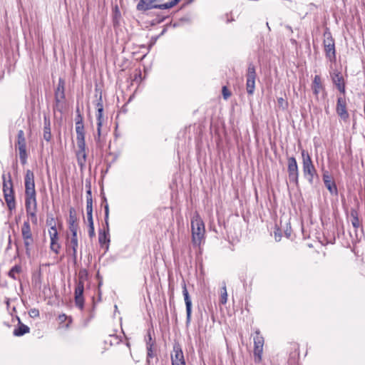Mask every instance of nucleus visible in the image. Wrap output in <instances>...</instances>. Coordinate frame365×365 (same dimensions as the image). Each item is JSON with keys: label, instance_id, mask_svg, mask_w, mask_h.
Instances as JSON below:
<instances>
[{"label": "nucleus", "instance_id": "2f4dec72", "mask_svg": "<svg viewBox=\"0 0 365 365\" xmlns=\"http://www.w3.org/2000/svg\"><path fill=\"white\" fill-rule=\"evenodd\" d=\"M21 267L20 265L14 266L9 272V276L13 279H16V274L20 273Z\"/></svg>", "mask_w": 365, "mask_h": 365}, {"label": "nucleus", "instance_id": "b1692460", "mask_svg": "<svg viewBox=\"0 0 365 365\" xmlns=\"http://www.w3.org/2000/svg\"><path fill=\"white\" fill-rule=\"evenodd\" d=\"M98 113L96 115L97 117V132L98 133V136L100 135L101 128L102 126V117H103V104L101 102H98L96 105Z\"/></svg>", "mask_w": 365, "mask_h": 365}, {"label": "nucleus", "instance_id": "de8ad7c7", "mask_svg": "<svg viewBox=\"0 0 365 365\" xmlns=\"http://www.w3.org/2000/svg\"><path fill=\"white\" fill-rule=\"evenodd\" d=\"M88 235L91 238H92L95 236L94 225H88Z\"/></svg>", "mask_w": 365, "mask_h": 365}, {"label": "nucleus", "instance_id": "6ab92c4d", "mask_svg": "<svg viewBox=\"0 0 365 365\" xmlns=\"http://www.w3.org/2000/svg\"><path fill=\"white\" fill-rule=\"evenodd\" d=\"M3 179V192L6 193H11L14 191L13 189V182L11 180V176L10 173H8V180H6V175H2Z\"/></svg>", "mask_w": 365, "mask_h": 365}, {"label": "nucleus", "instance_id": "4c0bfd02", "mask_svg": "<svg viewBox=\"0 0 365 365\" xmlns=\"http://www.w3.org/2000/svg\"><path fill=\"white\" fill-rule=\"evenodd\" d=\"M76 116L75 118V125L76 124H83V115L81 114L80 110L78 108H76Z\"/></svg>", "mask_w": 365, "mask_h": 365}, {"label": "nucleus", "instance_id": "aec40b11", "mask_svg": "<svg viewBox=\"0 0 365 365\" xmlns=\"http://www.w3.org/2000/svg\"><path fill=\"white\" fill-rule=\"evenodd\" d=\"M26 211L37 209L36 195H25Z\"/></svg>", "mask_w": 365, "mask_h": 365}, {"label": "nucleus", "instance_id": "e433bc0d", "mask_svg": "<svg viewBox=\"0 0 365 365\" xmlns=\"http://www.w3.org/2000/svg\"><path fill=\"white\" fill-rule=\"evenodd\" d=\"M181 0H170V1L162 4L163 9H170L175 6Z\"/></svg>", "mask_w": 365, "mask_h": 365}, {"label": "nucleus", "instance_id": "cd10ccee", "mask_svg": "<svg viewBox=\"0 0 365 365\" xmlns=\"http://www.w3.org/2000/svg\"><path fill=\"white\" fill-rule=\"evenodd\" d=\"M324 185L331 194H337V187L335 182L333 180H326V183H324Z\"/></svg>", "mask_w": 365, "mask_h": 365}, {"label": "nucleus", "instance_id": "4be33fe9", "mask_svg": "<svg viewBox=\"0 0 365 365\" xmlns=\"http://www.w3.org/2000/svg\"><path fill=\"white\" fill-rule=\"evenodd\" d=\"M313 93L315 96H318L320 91H322L324 87L322 83L321 77L318 75H316L314 78L312 86Z\"/></svg>", "mask_w": 365, "mask_h": 365}, {"label": "nucleus", "instance_id": "4468645a", "mask_svg": "<svg viewBox=\"0 0 365 365\" xmlns=\"http://www.w3.org/2000/svg\"><path fill=\"white\" fill-rule=\"evenodd\" d=\"M84 284L81 282H77L75 288V303L77 307L80 309H83L84 298H83Z\"/></svg>", "mask_w": 365, "mask_h": 365}, {"label": "nucleus", "instance_id": "9d476101", "mask_svg": "<svg viewBox=\"0 0 365 365\" xmlns=\"http://www.w3.org/2000/svg\"><path fill=\"white\" fill-rule=\"evenodd\" d=\"M172 365H186L182 348L179 344L173 345V351L171 354Z\"/></svg>", "mask_w": 365, "mask_h": 365}, {"label": "nucleus", "instance_id": "3c124183", "mask_svg": "<svg viewBox=\"0 0 365 365\" xmlns=\"http://www.w3.org/2000/svg\"><path fill=\"white\" fill-rule=\"evenodd\" d=\"M46 223L48 225H50L51 227V225H53V224H56L54 222V219L53 217H51L50 220L47 219Z\"/></svg>", "mask_w": 365, "mask_h": 365}, {"label": "nucleus", "instance_id": "5fc2aeb1", "mask_svg": "<svg viewBox=\"0 0 365 365\" xmlns=\"http://www.w3.org/2000/svg\"><path fill=\"white\" fill-rule=\"evenodd\" d=\"M100 136H101V135L99 136L98 135V138H96V140H99Z\"/></svg>", "mask_w": 365, "mask_h": 365}, {"label": "nucleus", "instance_id": "c756f323", "mask_svg": "<svg viewBox=\"0 0 365 365\" xmlns=\"http://www.w3.org/2000/svg\"><path fill=\"white\" fill-rule=\"evenodd\" d=\"M86 210H93V200L90 186L86 191Z\"/></svg>", "mask_w": 365, "mask_h": 365}, {"label": "nucleus", "instance_id": "49530a36", "mask_svg": "<svg viewBox=\"0 0 365 365\" xmlns=\"http://www.w3.org/2000/svg\"><path fill=\"white\" fill-rule=\"evenodd\" d=\"M29 314L30 315V317H37L39 316V312L38 309H31L29 312Z\"/></svg>", "mask_w": 365, "mask_h": 365}, {"label": "nucleus", "instance_id": "8fccbe9b", "mask_svg": "<svg viewBox=\"0 0 365 365\" xmlns=\"http://www.w3.org/2000/svg\"><path fill=\"white\" fill-rule=\"evenodd\" d=\"M145 340H146V344L147 343H150V344H153V345H155V341H153V339H152V336H151V334H150V331H148V336H147V339Z\"/></svg>", "mask_w": 365, "mask_h": 365}, {"label": "nucleus", "instance_id": "dca6fc26", "mask_svg": "<svg viewBox=\"0 0 365 365\" xmlns=\"http://www.w3.org/2000/svg\"><path fill=\"white\" fill-rule=\"evenodd\" d=\"M331 79L334 84L338 90L343 94L345 93V83L344 78L339 72H334L331 75Z\"/></svg>", "mask_w": 365, "mask_h": 365}, {"label": "nucleus", "instance_id": "603ef678", "mask_svg": "<svg viewBox=\"0 0 365 365\" xmlns=\"http://www.w3.org/2000/svg\"><path fill=\"white\" fill-rule=\"evenodd\" d=\"M67 317L66 314H63L59 315L58 319L61 321V322H63L66 319Z\"/></svg>", "mask_w": 365, "mask_h": 365}, {"label": "nucleus", "instance_id": "bb28decb", "mask_svg": "<svg viewBox=\"0 0 365 365\" xmlns=\"http://www.w3.org/2000/svg\"><path fill=\"white\" fill-rule=\"evenodd\" d=\"M351 225L355 229H358L361 226V222L359 219V214L356 210L351 209L350 211Z\"/></svg>", "mask_w": 365, "mask_h": 365}, {"label": "nucleus", "instance_id": "ddd939ff", "mask_svg": "<svg viewBox=\"0 0 365 365\" xmlns=\"http://www.w3.org/2000/svg\"><path fill=\"white\" fill-rule=\"evenodd\" d=\"M182 294L186 306V324L188 325L191 321L192 301L187 289L186 284L184 281L182 282Z\"/></svg>", "mask_w": 365, "mask_h": 365}, {"label": "nucleus", "instance_id": "423d86ee", "mask_svg": "<svg viewBox=\"0 0 365 365\" xmlns=\"http://www.w3.org/2000/svg\"><path fill=\"white\" fill-rule=\"evenodd\" d=\"M287 172L289 180L296 185L299 184V168L294 157H289L287 159Z\"/></svg>", "mask_w": 365, "mask_h": 365}, {"label": "nucleus", "instance_id": "a19ab883", "mask_svg": "<svg viewBox=\"0 0 365 365\" xmlns=\"http://www.w3.org/2000/svg\"><path fill=\"white\" fill-rule=\"evenodd\" d=\"M88 225H93V210H86Z\"/></svg>", "mask_w": 365, "mask_h": 365}, {"label": "nucleus", "instance_id": "09e8293b", "mask_svg": "<svg viewBox=\"0 0 365 365\" xmlns=\"http://www.w3.org/2000/svg\"><path fill=\"white\" fill-rule=\"evenodd\" d=\"M332 180V178L331 175H329V173L327 171L324 172L323 173V181L324 183H326V180Z\"/></svg>", "mask_w": 365, "mask_h": 365}, {"label": "nucleus", "instance_id": "c9c22d12", "mask_svg": "<svg viewBox=\"0 0 365 365\" xmlns=\"http://www.w3.org/2000/svg\"><path fill=\"white\" fill-rule=\"evenodd\" d=\"M220 303L222 304H225L227 301V293L226 286L224 285L221 289V296H220Z\"/></svg>", "mask_w": 365, "mask_h": 365}, {"label": "nucleus", "instance_id": "4d7b16f0", "mask_svg": "<svg viewBox=\"0 0 365 365\" xmlns=\"http://www.w3.org/2000/svg\"><path fill=\"white\" fill-rule=\"evenodd\" d=\"M267 26H268L269 29H270L269 26V24L267 23Z\"/></svg>", "mask_w": 365, "mask_h": 365}, {"label": "nucleus", "instance_id": "0eeeda50", "mask_svg": "<svg viewBox=\"0 0 365 365\" xmlns=\"http://www.w3.org/2000/svg\"><path fill=\"white\" fill-rule=\"evenodd\" d=\"M17 145L19 150V158L22 165L27 162L26 141L24 136V132L22 130H19L17 135Z\"/></svg>", "mask_w": 365, "mask_h": 365}, {"label": "nucleus", "instance_id": "ea45409f", "mask_svg": "<svg viewBox=\"0 0 365 365\" xmlns=\"http://www.w3.org/2000/svg\"><path fill=\"white\" fill-rule=\"evenodd\" d=\"M104 209H105V222H106L107 227H108L109 207H108V205L107 202L104 207Z\"/></svg>", "mask_w": 365, "mask_h": 365}, {"label": "nucleus", "instance_id": "37998d69", "mask_svg": "<svg viewBox=\"0 0 365 365\" xmlns=\"http://www.w3.org/2000/svg\"><path fill=\"white\" fill-rule=\"evenodd\" d=\"M86 271H81L78 274V282H81L83 284H84V281L86 279Z\"/></svg>", "mask_w": 365, "mask_h": 365}, {"label": "nucleus", "instance_id": "7c9ffc66", "mask_svg": "<svg viewBox=\"0 0 365 365\" xmlns=\"http://www.w3.org/2000/svg\"><path fill=\"white\" fill-rule=\"evenodd\" d=\"M48 234L51 239V242L58 241V231L56 227V224L51 225V227L48 230Z\"/></svg>", "mask_w": 365, "mask_h": 365}, {"label": "nucleus", "instance_id": "1a4fd4ad", "mask_svg": "<svg viewBox=\"0 0 365 365\" xmlns=\"http://www.w3.org/2000/svg\"><path fill=\"white\" fill-rule=\"evenodd\" d=\"M25 195H36L35 190L34 174L32 170H27L24 177Z\"/></svg>", "mask_w": 365, "mask_h": 365}, {"label": "nucleus", "instance_id": "f3484780", "mask_svg": "<svg viewBox=\"0 0 365 365\" xmlns=\"http://www.w3.org/2000/svg\"><path fill=\"white\" fill-rule=\"evenodd\" d=\"M65 81L62 78L58 79V85L55 91V100L56 103L61 102L65 98Z\"/></svg>", "mask_w": 365, "mask_h": 365}, {"label": "nucleus", "instance_id": "20e7f679", "mask_svg": "<svg viewBox=\"0 0 365 365\" xmlns=\"http://www.w3.org/2000/svg\"><path fill=\"white\" fill-rule=\"evenodd\" d=\"M21 231L26 250V254L27 256H30L31 247L34 242V239L31 232L29 220L24 221L23 225L21 226Z\"/></svg>", "mask_w": 365, "mask_h": 365}, {"label": "nucleus", "instance_id": "79ce46f5", "mask_svg": "<svg viewBox=\"0 0 365 365\" xmlns=\"http://www.w3.org/2000/svg\"><path fill=\"white\" fill-rule=\"evenodd\" d=\"M222 95L225 99H227L231 96V93L226 86L222 87Z\"/></svg>", "mask_w": 365, "mask_h": 365}, {"label": "nucleus", "instance_id": "c85d7f7f", "mask_svg": "<svg viewBox=\"0 0 365 365\" xmlns=\"http://www.w3.org/2000/svg\"><path fill=\"white\" fill-rule=\"evenodd\" d=\"M154 346L155 345H153V344H150V343H147V346H146V349H147V359H146V363L148 365H150V359L153 358L154 356H155V354H154Z\"/></svg>", "mask_w": 365, "mask_h": 365}, {"label": "nucleus", "instance_id": "473e14b6", "mask_svg": "<svg viewBox=\"0 0 365 365\" xmlns=\"http://www.w3.org/2000/svg\"><path fill=\"white\" fill-rule=\"evenodd\" d=\"M36 211H37V209H33L31 210L26 211V214H27L28 217L30 218L32 224H34V225H37V223H38Z\"/></svg>", "mask_w": 365, "mask_h": 365}, {"label": "nucleus", "instance_id": "72a5a7b5", "mask_svg": "<svg viewBox=\"0 0 365 365\" xmlns=\"http://www.w3.org/2000/svg\"><path fill=\"white\" fill-rule=\"evenodd\" d=\"M68 224H77L78 223L76 211L73 207H71L69 210V218H68Z\"/></svg>", "mask_w": 365, "mask_h": 365}, {"label": "nucleus", "instance_id": "f257e3e1", "mask_svg": "<svg viewBox=\"0 0 365 365\" xmlns=\"http://www.w3.org/2000/svg\"><path fill=\"white\" fill-rule=\"evenodd\" d=\"M192 242L200 246L205 240V224L198 213H195L191 219Z\"/></svg>", "mask_w": 365, "mask_h": 365}, {"label": "nucleus", "instance_id": "a211bd4d", "mask_svg": "<svg viewBox=\"0 0 365 365\" xmlns=\"http://www.w3.org/2000/svg\"><path fill=\"white\" fill-rule=\"evenodd\" d=\"M78 245V240L71 239L70 242L66 245V252L71 255L74 261L77 258V247Z\"/></svg>", "mask_w": 365, "mask_h": 365}, {"label": "nucleus", "instance_id": "f8f14e48", "mask_svg": "<svg viewBox=\"0 0 365 365\" xmlns=\"http://www.w3.org/2000/svg\"><path fill=\"white\" fill-rule=\"evenodd\" d=\"M162 0H140L137 4V9L138 11H148L152 9H163L162 4H158Z\"/></svg>", "mask_w": 365, "mask_h": 365}, {"label": "nucleus", "instance_id": "a18cd8bd", "mask_svg": "<svg viewBox=\"0 0 365 365\" xmlns=\"http://www.w3.org/2000/svg\"><path fill=\"white\" fill-rule=\"evenodd\" d=\"M68 228L71 232H78V224H68Z\"/></svg>", "mask_w": 365, "mask_h": 365}, {"label": "nucleus", "instance_id": "6e6d98bb", "mask_svg": "<svg viewBox=\"0 0 365 365\" xmlns=\"http://www.w3.org/2000/svg\"><path fill=\"white\" fill-rule=\"evenodd\" d=\"M103 201H105L106 202V197H103Z\"/></svg>", "mask_w": 365, "mask_h": 365}, {"label": "nucleus", "instance_id": "9b49d317", "mask_svg": "<svg viewBox=\"0 0 365 365\" xmlns=\"http://www.w3.org/2000/svg\"><path fill=\"white\" fill-rule=\"evenodd\" d=\"M336 112L344 122H346L349 120V114L346 110V101L344 97H338Z\"/></svg>", "mask_w": 365, "mask_h": 365}, {"label": "nucleus", "instance_id": "7ed1b4c3", "mask_svg": "<svg viewBox=\"0 0 365 365\" xmlns=\"http://www.w3.org/2000/svg\"><path fill=\"white\" fill-rule=\"evenodd\" d=\"M324 36L323 44L325 56L330 62L334 63L336 60L334 39L329 31H325Z\"/></svg>", "mask_w": 365, "mask_h": 365}, {"label": "nucleus", "instance_id": "f03ea898", "mask_svg": "<svg viewBox=\"0 0 365 365\" xmlns=\"http://www.w3.org/2000/svg\"><path fill=\"white\" fill-rule=\"evenodd\" d=\"M301 154L302 158V170L304 176L307 179L309 183L312 184L317 170L308 152L305 150H302Z\"/></svg>", "mask_w": 365, "mask_h": 365}, {"label": "nucleus", "instance_id": "2eb2a0df", "mask_svg": "<svg viewBox=\"0 0 365 365\" xmlns=\"http://www.w3.org/2000/svg\"><path fill=\"white\" fill-rule=\"evenodd\" d=\"M77 147L78 150L76 155L78 164L81 168H83L86 161V142L77 143Z\"/></svg>", "mask_w": 365, "mask_h": 365}, {"label": "nucleus", "instance_id": "412c9836", "mask_svg": "<svg viewBox=\"0 0 365 365\" xmlns=\"http://www.w3.org/2000/svg\"><path fill=\"white\" fill-rule=\"evenodd\" d=\"M43 121V139L46 141L49 142L51 139L50 119L48 117L44 116Z\"/></svg>", "mask_w": 365, "mask_h": 365}, {"label": "nucleus", "instance_id": "393cba45", "mask_svg": "<svg viewBox=\"0 0 365 365\" xmlns=\"http://www.w3.org/2000/svg\"><path fill=\"white\" fill-rule=\"evenodd\" d=\"M4 199L6 202L9 210H14L16 207L14 192L13 191V192H11V193L4 194Z\"/></svg>", "mask_w": 365, "mask_h": 365}, {"label": "nucleus", "instance_id": "39448f33", "mask_svg": "<svg viewBox=\"0 0 365 365\" xmlns=\"http://www.w3.org/2000/svg\"><path fill=\"white\" fill-rule=\"evenodd\" d=\"M254 357L255 362L259 364L262 361V355L263 352L264 338L260 334L259 330L255 331L254 336Z\"/></svg>", "mask_w": 365, "mask_h": 365}, {"label": "nucleus", "instance_id": "5701e85b", "mask_svg": "<svg viewBox=\"0 0 365 365\" xmlns=\"http://www.w3.org/2000/svg\"><path fill=\"white\" fill-rule=\"evenodd\" d=\"M76 143L85 142L84 124H76Z\"/></svg>", "mask_w": 365, "mask_h": 365}, {"label": "nucleus", "instance_id": "58836bf2", "mask_svg": "<svg viewBox=\"0 0 365 365\" xmlns=\"http://www.w3.org/2000/svg\"><path fill=\"white\" fill-rule=\"evenodd\" d=\"M50 247L53 252H54L56 254H58L59 252L61 245L58 243L57 241L51 242Z\"/></svg>", "mask_w": 365, "mask_h": 365}, {"label": "nucleus", "instance_id": "c03bdc74", "mask_svg": "<svg viewBox=\"0 0 365 365\" xmlns=\"http://www.w3.org/2000/svg\"><path fill=\"white\" fill-rule=\"evenodd\" d=\"M277 103L283 109H285L287 107V103L283 99V98H279L277 99Z\"/></svg>", "mask_w": 365, "mask_h": 365}, {"label": "nucleus", "instance_id": "f704fd0d", "mask_svg": "<svg viewBox=\"0 0 365 365\" xmlns=\"http://www.w3.org/2000/svg\"><path fill=\"white\" fill-rule=\"evenodd\" d=\"M108 233H106V232H99V235H98V241H99V243L101 245H103L106 242H110V239L109 237H108Z\"/></svg>", "mask_w": 365, "mask_h": 365}, {"label": "nucleus", "instance_id": "a878e982", "mask_svg": "<svg viewBox=\"0 0 365 365\" xmlns=\"http://www.w3.org/2000/svg\"><path fill=\"white\" fill-rule=\"evenodd\" d=\"M30 331V329L28 326L22 324L19 319V327L18 328L14 330V335L16 336H21L24 334L29 333Z\"/></svg>", "mask_w": 365, "mask_h": 365}, {"label": "nucleus", "instance_id": "864d4df0", "mask_svg": "<svg viewBox=\"0 0 365 365\" xmlns=\"http://www.w3.org/2000/svg\"><path fill=\"white\" fill-rule=\"evenodd\" d=\"M71 234H72L71 239L78 240V237H77V232H71Z\"/></svg>", "mask_w": 365, "mask_h": 365}, {"label": "nucleus", "instance_id": "6e6552de", "mask_svg": "<svg viewBox=\"0 0 365 365\" xmlns=\"http://www.w3.org/2000/svg\"><path fill=\"white\" fill-rule=\"evenodd\" d=\"M256 70L252 63H250L246 74V90L249 95H252L255 89Z\"/></svg>", "mask_w": 365, "mask_h": 365}]
</instances>
